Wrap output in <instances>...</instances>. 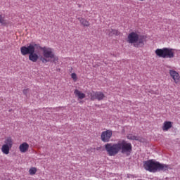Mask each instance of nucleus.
<instances>
[{"mask_svg":"<svg viewBox=\"0 0 180 180\" xmlns=\"http://www.w3.org/2000/svg\"><path fill=\"white\" fill-rule=\"evenodd\" d=\"M143 168H145L146 171L155 174V172H160L161 171H168L169 169V165L160 163L154 160H149L143 162Z\"/></svg>","mask_w":180,"mask_h":180,"instance_id":"7ed1b4c3","label":"nucleus"},{"mask_svg":"<svg viewBox=\"0 0 180 180\" xmlns=\"http://www.w3.org/2000/svg\"><path fill=\"white\" fill-rule=\"evenodd\" d=\"M112 130L108 129L103 131L101 135V141H103V143H109L112 138Z\"/></svg>","mask_w":180,"mask_h":180,"instance_id":"0eeeda50","label":"nucleus"},{"mask_svg":"<svg viewBox=\"0 0 180 180\" xmlns=\"http://www.w3.org/2000/svg\"><path fill=\"white\" fill-rule=\"evenodd\" d=\"M74 94L79 99H84L85 98V94L79 91L78 89H75Z\"/></svg>","mask_w":180,"mask_h":180,"instance_id":"f8f14e48","label":"nucleus"},{"mask_svg":"<svg viewBox=\"0 0 180 180\" xmlns=\"http://www.w3.org/2000/svg\"><path fill=\"white\" fill-rule=\"evenodd\" d=\"M37 172V169L36 167H32L29 170V173L30 175H34Z\"/></svg>","mask_w":180,"mask_h":180,"instance_id":"dca6fc26","label":"nucleus"},{"mask_svg":"<svg viewBox=\"0 0 180 180\" xmlns=\"http://www.w3.org/2000/svg\"><path fill=\"white\" fill-rule=\"evenodd\" d=\"M171 127H172V122H171L169 121H165L163 123L162 130H163V131H168V130H169V129H171Z\"/></svg>","mask_w":180,"mask_h":180,"instance_id":"9b49d317","label":"nucleus"},{"mask_svg":"<svg viewBox=\"0 0 180 180\" xmlns=\"http://www.w3.org/2000/svg\"><path fill=\"white\" fill-rule=\"evenodd\" d=\"M169 75L172 77V78L174 79V81L176 84H178L179 82V73H178L175 70H169Z\"/></svg>","mask_w":180,"mask_h":180,"instance_id":"1a4fd4ad","label":"nucleus"},{"mask_svg":"<svg viewBox=\"0 0 180 180\" xmlns=\"http://www.w3.org/2000/svg\"><path fill=\"white\" fill-rule=\"evenodd\" d=\"M155 53L158 57L161 58H174L175 57L174 49L171 48L158 49Z\"/></svg>","mask_w":180,"mask_h":180,"instance_id":"423d86ee","label":"nucleus"},{"mask_svg":"<svg viewBox=\"0 0 180 180\" xmlns=\"http://www.w3.org/2000/svg\"><path fill=\"white\" fill-rule=\"evenodd\" d=\"M91 96V101H95V99H97V101H102L105 98V94L101 91H92L90 93Z\"/></svg>","mask_w":180,"mask_h":180,"instance_id":"6e6552de","label":"nucleus"},{"mask_svg":"<svg viewBox=\"0 0 180 180\" xmlns=\"http://www.w3.org/2000/svg\"><path fill=\"white\" fill-rule=\"evenodd\" d=\"M0 24L5 26L7 24L6 20L2 17V15H0Z\"/></svg>","mask_w":180,"mask_h":180,"instance_id":"6ab92c4d","label":"nucleus"},{"mask_svg":"<svg viewBox=\"0 0 180 180\" xmlns=\"http://www.w3.org/2000/svg\"><path fill=\"white\" fill-rule=\"evenodd\" d=\"M79 20L81 25H82L83 26H84L86 27H88V26H89V22L88 20H86V19L79 18Z\"/></svg>","mask_w":180,"mask_h":180,"instance_id":"2eb2a0df","label":"nucleus"},{"mask_svg":"<svg viewBox=\"0 0 180 180\" xmlns=\"http://www.w3.org/2000/svg\"><path fill=\"white\" fill-rule=\"evenodd\" d=\"M127 178H130V175L129 174H127Z\"/></svg>","mask_w":180,"mask_h":180,"instance_id":"5701e85b","label":"nucleus"},{"mask_svg":"<svg viewBox=\"0 0 180 180\" xmlns=\"http://www.w3.org/2000/svg\"><path fill=\"white\" fill-rule=\"evenodd\" d=\"M39 50H40V44L34 42L28 44L27 46H24L20 48L22 56L29 54V60L32 63H36L39 60V55L37 53Z\"/></svg>","mask_w":180,"mask_h":180,"instance_id":"f03ea898","label":"nucleus"},{"mask_svg":"<svg viewBox=\"0 0 180 180\" xmlns=\"http://www.w3.org/2000/svg\"><path fill=\"white\" fill-rule=\"evenodd\" d=\"M39 50L42 51V54L45 58H49L51 63H57L58 61V57L54 53L53 49L47 46L41 47L40 46Z\"/></svg>","mask_w":180,"mask_h":180,"instance_id":"39448f33","label":"nucleus"},{"mask_svg":"<svg viewBox=\"0 0 180 180\" xmlns=\"http://www.w3.org/2000/svg\"><path fill=\"white\" fill-rule=\"evenodd\" d=\"M127 139H128V140H139L137 136L132 134L127 135Z\"/></svg>","mask_w":180,"mask_h":180,"instance_id":"f3484780","label":"nucleus"},{"mask_svg":"<svg viewBox=\"0 0 180 180\" xmlns=\"http://www.w3.org/2000/svg\"><path fill=\"white\" fill-rule=\"evenodd\" d=\"M11 146L8 145H3L1 147V151L4 154L8 155L9 154V150H11Z\"/></svg>","mask_w":180,"mask_h":180,"instance_id":"ddd939ff","label":"nucleus"},{"mask_svg":"<svg viewBox=\"0 0 180 180\" xmlns=\"http://www.w3.org/2000/svg\"><path fill=\"white\" fill-rule=\"evenodd\" d=\"M112 30V32H113V34H115V33H117V31H116V30Z\"/></svg>","mask_w":180,"mask_h":180,"instance_id":"4be33fe9","label":"nucleus"},{"mask_svg":"<svg viewBox=\"0 0 180 180\" xmlns=\"http://www.w3.org/2000/svg\"><path fill=\"white\" fill-rule=\"evenodd\" d=\"M4 143H5L4 144L5 146H8V147L12 148V146L13 144V141H12V138L11 137L7 138L5 140Z\"/></svg>","mask_w":180,"mask_h":180,"instance_id":"4468645a","label":"nucleus"},{"mask_svg":"<svg viewBox=\"0 0 180 180\" xmlns=\"http://www.w3.org/2000/svg\"><path fill=\"white\" fill-rule=\"evenodd\" d=\"M22 93H23L24 95H25V96H27V94L29 93V89H24L22 91Z\"/></svg>","mask_w":180,"mask_h":180,"instance_id":"412c9836","label":"nucleus"},{"mask_svg":"<svg viewBox=\"0 0 180 180\" xmlns=\"http://www.w3.org/2000/svg\"><path fill=\"white\" fill-rule=\"evenodd\" d=\"M40 60H41V61L42 62V63H49V62H50V61H51L49 58H46V57H43V56H41V58H40Z\"/></svg>","mask_w":180,"mask_h":180,"instance_id":"a211bd4d","label":"nucleus"},{"mask_svg":"<svg viewBox=\"0 0 180 180\" xmlns=\"http://www.w3.org/2000/svg\"><path fill=\"white\" fill-rule=\"evenodd\" d=\"M19 150L22 153H27V151L29 150V144L26 142L22 143L20 145Z\"/></svg>","mask_w":180,"mask_h":180,"instance_id":"9d476101","label":"nucleus"},{"mask_svg":"<svg viewBox=\"0 0 180 180\" xmlns=\"http://www.w3.org/2000/svg\"><path fill=\"white\" fill-rule=\"evenodd\" d=\"M104 147L110 157H115V155H117L120 152L122 154H130L133 150L131 143L124 139H120L116 143H106Z\"/></svg>","mask_w":180,"mask_h":180,"instance_id":"f257e3e1","label":"nucleus"},{"mask_svg":"<svg viewBox=\"0 0 180 180\" xmlns=\"http://www.w3.org/2000/svg\"><path fill=\"white\" fill-rule=\"evenodd\" d=\"M146 41V37L140 35L137 32H132L127 36V42L134 44V47H143Z\"/></svg>","mask_w":180,"mask_h":180,"instance_id":"20e7f679","label":"nucleus"},{"mask_svg":"<svg viewBox=\"0 0 180 180\" xmlns=\"http://www.w3.org/2000/svg\"><path fill=\"white\" fill-rule=\"evenodd\" d=\"M71 77H72V79H74V81H77V74L72 73Z\"/></svg>","mask_w":180,"mask_h":180,"instance_id":"aec40b11","label":"nucleus"}]
</instances>
